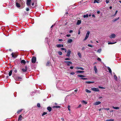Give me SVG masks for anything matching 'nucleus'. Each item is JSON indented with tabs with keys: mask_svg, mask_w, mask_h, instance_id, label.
<instances>
[{
	"mask_svg": "<svg viewBox=\"0 0 121 121\" xmlns=\"http://www.w3.org/2000/svg\"><path fill=\"white\" fill-rule=\"evenodd\" d=\"M47 109L49 112H51L52 110V108L50 107H48Z\"/></svg>",
	"mask_w": 121,
	"mask_h": 121,
	"instance_id": "17",
	"label": "nucleus"
},
{
	"mask_svg": "<svg viewBox=\"0 0 121 121\" xmlns=\"http://www.w3.org/2000/svg\"><path fill=\"white\" fill-rule=\"evenodd\" d=\"M85 49V48L84 47H83L82 48V50H84Z\"/></svg>",
	"mask_w": 121,
	"mask_h": 121,
	"instance_id": "64",
	"label": "nucleus"
},
{
	"mask_svg": "<svg viewBox=\"0 0 121 121\" xmlns=\"http://www.w3.org/2000/svg\"><path fill=\"white\" fill-rule=\"evenodd\" d=\"M97 60L99 61H101V59L99 58H97Z\"/></svg>",
	"mask_w": 121,
	"mask_h": 121,
	"instance_id": "46",
	"label": "nucleus"
},
{
	"mask_svg": "<svg viewBox=\"0 0 121 121\" xmlns=\"http://www.w3.org/2000/svg\"><path fill=\"white\" fill-rule=\"evenodd\" d=\"M114 119H110L109 120H106L105 121H114Z\"/></svg>",
	"mask_w": 121,
	"mask_h": 121,
	"instance_id": "38",
	"label": "nucleus"
},
{
	"mask_svg": "<svg viewBox=\"0 0 121 121\" xmlns=\"http://www.w3.org/2000/svg\"><path fill=\"white\" fill-rule=\"evenodd\" d=\"M58 53L59 55H61L62 54V53L61 52H58Z\"/></svg>",
	"mask_w": 121,
	"mask_h": 121,
	"instance_id": "41",
	"label": "nucleus"
},
{
	"mask_svg": "<svg viewBox=\"0 0 121 121\" xmlns=\"http://www.w3.org/2000/svg\"><path fill=\"white\" fill-rule=\"evenodd\" d=\"M81 102L82 103L85 104H87V102L85 100H82Z\"/></svg>",
	"mask_w": 121,
	"mask_h": 121,
	"instance_id": "22",
	"label": "nucleus"
},
{
	"mask_svg": "<svg viewBox=\"0 0 121 121\" xmlns=\"http://www.w3.org/2000/svg\"><path fill=\"white\" fill-rule=\"evenodd\" d=\"M70 68L71 69H73V66H71L70 67Z\"/></svg>",
	"mask_w": 121,
	"mask_h": 121,
	"instance_id": "61",
	"label": "nucleus"
},
{
	"mask_svg": "<svg viewBox=\"0 0 121 121\" xmlns=\"http://www.w3.org/2000/svg\"><path fill=\"white\" fill-rule=\"evenodd\" d=\"M71 52V51L69 50H68L67 51L66 56L68 57H69Z\"/></svg>",
	"mask_w": 121,
	"mask_h": 121,
	"instance_id": "6",
	"label": "nucleus"
},
{
	"mask_svg": "<svg viewBox=\"0 0 121 121\" xmlns=\"http://www.w3.org/2000/svg\"><path fill=\"white\" fill-rule=\"evenodd\" d=\"M59 41H63V40L62 39H59L58 40Z\"/></svg>",
	"mask_w": 121,
	"mask_h": 121,
	"instance_id": "57",
	"label": "nucleus"
},
{
	"mask_svg": "<svg viewBox=\"0 0 121 121\" xmlns=\"http://www.w3.org/2000/svg\"><path fill=\"white\" fill-rule=\"evenodd\" d=\"M11 55L13 57L15 58L17 57V56L15 54V53H12L11 54Z\"/></svg>",
	"mask_w": 121,
	"mask_h": 121,
	"instance_id": "9",
	"label": "nucleus"
},
{
	"mask_svg": "<svg viewBox=\"0 0 121 121\" xmlns=\"http://www.w3.org/2000/svg\"><path fill=\"white\" fill-rule=\"evenodd\" d=\"M60 107L59 106H54L53 107V108H58Z\"/></svg>",
	"mask_w": 121,
	"mask_h": 121,
	"instance_id": "27",
	"label": "nucleus"
},
{
	"mask_svg": "<svg viewBox=\"0 0 121 121\" xmlns=\"http://www.w3.org/2000/svg\"><path fill=\"white\" fill-rule=\"evenodd\" d=\"M92 17H94L95 18V15L94 14H93L92 15Z\"/></svg>",
	"mask_w": 121,
	"mask_h": 121,
	"instance_id": "60",
	"label": "nucleus"
},
{
	"mask_svg": "<svg viewBox=\"0 0 121 121\" xmlns=\"http://www.w3.org/2000/svg\"><path fill=\"white\" fill-rule=\"evenodd\" d=\"M101 103V102L100 101L96 102L94 103L93 104L95 105H98Z\"/></svg>",
	"mask_w": 121,
	"mask_h": 121,
	"instance_id": "7",
	"label": "nucleus"
},
{
	"mask_svg": "<svg viewBox=\"0 0 121 121\" xmlns=\"http://www.w3.org/2000/svg\"><path fill=\"white\" fill-rule=\"evenodd\" d=\"M81 79H83V80H86L87 79V78H81Z\"/></svg>",
	"mask_w": 121,
	"mask_h": 121,
	"instance_id": "56",
	"label": "nucleus"
},
{
	"mask_svg": "<svg viewBox=\"0 0 121 121\" xmlns=\"http://www.w3.org/2000/svg\"><path fill=\"white\" fill-rule=\"evenodd\" d=\"M90 33V32L89 31L87 32L85 39H83V41H85L89 37Z\"/></svg>",
	"mask_w": 121,
	"mask_h": 121,
	"instance_id": "1",
	"label": "nucleus"
},
{
	"mask_svg": "<svg viewBox=\"0 0 121 121\" xmlns=\"http://www.w3.org/2000/svg\"><path fill=\"white\" fill-rule=\"evenodd\" d=\"M115 37V35L114 34H112L109 36V37L110 38H114Z\"/></svg>",
	"mask_w": 121,
	"mask_h": 121,
	"instance_id": "8",
	"label": "nucleus"
},
{
	"mask_svg": "<svg viewBox=\"0 0 121 121\" xmlns=\"http://www.w3.org/2000/svg\"><path fill=\"white\" fill-rule=\"evenodd\" d=\"M76 69H80L82 70H84V69L82 67H77L76 68Z\"/></svg>",
	"mask_w": 121,
	"mask_h": 121,
	"instance_id": "15",
	"label": "nucleus"
},
{
	"mask_svg": "<svg viewBox=\"0 0 121 121\" xmlns=\"http://www.w3.org/2000/svg\"><path fill=\"white\" fill-rule=\"evenodd\" d=\"M86 92L89 93H90L91 92V91H90L88 90L87 89H86Z\"/></svg>",
	"mask_w": 121,
	"mask_h": 121,
	"instance_id": "35",
	"label": "nucleus"
},
{
	"mask_svg": "<svg viewBox=\"0 0 121 121\" xmlns=\"http://www.w3.org/2000/svg\"><path fill=\"white\" fill-rule=\"evenodd\" d=\"M104 110H109V109L108 108H104Z\"/></svg>",
	"mask_w": 121,
	"mask_h": 121,
	"instance_id": "49",
	"label": "nucleus"
},
{
	"mask_svg": "<svg viewBox=\"0 0 121 121\" xmlns=\"http://www.w3.org/2000/svg\"><path fill=\"white\" fill-rule=\"evenodd\" d=\"M78 55L80 58H81V53L79 52H78Z\"/></svg>",
	"mask_w": 121,
	"mask_h": 121,
	"instance_id": "30",
	"label": "nucleus"
},
{
	"mask_svg": "<svg viewBox=\"0 0 121 121\" xmlns=\"http://www.w3.org/2000/svg\"><path fill=\"white\" fill-rule=\"evenodd\" d=\"M26 10L27 11H29V8H26Z\"/></svg>",
	"mask_w": 121,
	"mask_h": 121,
	"instance_id": "47",
	"label": "nucleus"
},
{
	"mask_svg": "<svg viewBox=\"0 0 121 121\" xmlns=\"http://www.w3.org/2000/svg\"><path fill=\"white\" fill-rule=\"evenodd\" d=\"M12 73V70H10L9 73V76H10L11 75Z\"/></svg>",
	"mask_w": 121,
	"mask_h": 121,
	"instance_id": "28",
	"label": "nucleus"
},
{
	"mask_svg": "<svg viewBox=\"0 0 121 121\" xmlns=\"http://www.w3.org/2000/svg\"><path fill=\"white\" fill-rule=\"evenodd\" d=\"M65 60H70V59L69 58H67L65 59Z\"/></svg>",
	"mask_w": 121,
	"mask_h": 121,
	"instance_id": "40",
	"label": "nucleus"
},
{
	"mask_svg": "<svg viewBox=\"0 0 121 121\" xmlns=\"http://www.w3.org/2000/svg\"><path fill=\"white\" fill-rule=\"evenodd\" d=\"M117 12H118V11L117 10L116 11V12H115V14H114V16H115V15H116V14H117Z\"/></svg>",
	"mask_w": 121,
	"mask_h": 121,
	"instance_id": "54",
	"label": "nucleus"
},
{
	"mask_svg": "<svg viewBox=\"0 0 121 121\" xmlns=\"http://www.w3.org/2000/svg\"><path fill=\"white\" fill-rule=\"evenodd\" d=\"M31 0H27L26 4L27 6H30V5Z\"/></svg>",
	"mask_w": 121,
	"mask_h": 121,
	"instance_id": "2",
	"label": "nucleus"
},
{
	"mask_svg": "<svg viewBox=\"0 0 121 121\" xmlns=\"http://www.w3.org/2000/svg\"><path fill=\"white\" fill-rule=\"evenodd\" d=\"M84 71H77L76 72L77 73H84Z\"/></svg>",
	"mask_w": 121,
	"mask_h": 121,
	"instance_id": "33",
	"label": "nucleus"
},
{
	"mask_svg": "<svg viewBox=\"0 0 121 121\" xmlns=\"http://www.w3.org/2000/svg\"><path fill=\"white\" fill-rule=\"evenodd\" d=\"M88 17V14H87L86 15H83V17L84 18H85L86 17L87 18Z\"/></svg>",
	"mask_w": 121,
	"mask_h": 121,
	"instance_id": "31",
	"label": "nucleus"
},
{
	"mask_svg": "<svg viewBox=\"0 0 121 121\" xmlns=\"http://www.w3.org/2000/svg\"><path fill=\"white\" fill-rule=\"evenodd\" d=\"M116 42H114V43H110V42H108V44H114V43H116Z\"/></svg>",
	"mask_w": 121,
	"mask_h": 121,
	"instance_id": "39",
	"label": "nucleus"
},
{
	"mask_svg": "<svg viewBox=\"0 0 121 121\" xmlns=\"http://www.w3.org/2000/svg\"><path fill=\"white\" fill-rule=\"evenodd\" d=\"M81 21L80 20H78L77 22V25H79L81 24Z\"/></svg>",
	"mask_w": 121,
	"mask_h": 121,
	"instance_id": "19",
	"label": "nucleus"
},
{
	"mask_svg": "<svg viewBox=\"0 0 121 121\" xmlns=\"http://www.w3.org/2000/svg\"><path fill=\"white\" fill-rule=\"evenodd\" d=\"M107 68L109 73L111 74H112V71L111 69L109 67H108Z\"/></svg>",
	"mask_w": 121,
	"mask_h": 121,
	"instance_id": "11",
	"label": "nucleus"
},
{
	"mask_svg": "<svg viewBox=\"0 0 121 121\" xmlns=\"http://www.w3.org/2000/svg\"><path fill=\"white\" fill-rule=\"evenodd\" d=\"M114 78L115 80L117 81V78L116 75H114Z\"/></svg>",
	"mask_w": 121,
	"mask_h": 121,
	"instance_id": "32",
	"label": "nucleus"
},
{
	"mask_svg": "<svg viewBox=\"0 0 121 121\" xmlns=\"http://www.w3.org/2000/svg\"><path fill=\"white\" fill-rule=\"evenodd\" d=\"M37 106L38 107L40 108V104L39 103L37 104Z\"/></svg>",
	"mask_w": 121,
	"mask_h": 121,
	"instance_id": "43",
	"label": "nucleus"
},
{
	"mask_svg": "<svg viewBox=\"0 0 121 121\" xmlns=\"http://www.w3.org/2000/svg\"><path fill=\"white\" fill-rule=\"evenodd\" d=\"M94 68L95 73H97V70L96 66H94Z\"/></svg>",
	"mask_w": 121,
	"mask_h": 121,
	"instance_id": "13",
	"label": "nucleus"
},
{
	"mask_svg": "<svg viewBox=\"0 0 121 121\" xmlns=\"http://www.w3.org/2000/svg\"><path fill=\"white\" fill-rule=\"evenodd\" d=\"M64 62L66 63L67 65L68 66L70 65V64H72V63L71 61H65Z\"/></svg>",
	"mask_w": 121,
	"mask_h": 121,
	"instance_id": "4",
	"label": "nucleus"
},
{
	"mask_svg": "<svg viewBox=\"0 0 121 121\" xmlns=\"http://www.w3.org/2000/svg\"><path fill=\"white\" fill-rule=\"evenodd\" d=\"M100 2V0H95L94 1V3H99Z\"/></svg>",
	"mask_w": 121,
	"mask_h": 121,
	"instance_id": "10",
	"label": "nucleus"
},
{
	"mask_svg": "<svg viewBox=\"0 0 121 121\" xmlns=\"http://www.w3.org/2000/svg\"><path fill=\"white\" fill-rule=\"evenodd\" d=\"M112 108H113L116 109H119V108L118 107H114L113 106Z\"/></svg>",
	"mask_w": 121,
	"mask_h": 121,
	"instance_id": "26",
	"label": "nucleus"
},
{
	"mask_svg": "<svg viewBox=\"0 0 121 121\" xmlns=\"http://www.w3.org/2000/svg\"><path fill=\"white\" fill-rule=\"evenodd\" d=\"M82 105L81 104H80L78 107V108H80L81 107H82Z\"/></svg>",
	"mask_w": 121,
	"mask_h": 121,
	"instance_id": "55",
	"label": "nucleus"
},
{
	"mask_svg": "<svg viewBox=\"0 0 121 121\" xmlns=\"http://www.w3.org/2000/svg\"><path fill=\"white\" fill-rule=\"evenodd\" d=\"M27 66H25V69H22V70L23 72H26L27 70Z\"/></svg>",
	"mask_w": 121,
	"mask_h": 121,
	"instance_id": "14",
	"label": "nucleus"
},
{
	"mask_svg": "<svg viewBox=\"0 0 121 121\" xmlns=\"http://www.w3.org/2000/svg\"><path fill=\"white\" fill-rule=\"evenodd\" d=\"M100 11H97V13L98 14H99L100 13Z\"/></svg>",
	"mask_w": 121,
	"mask_h": 121,
	"instance_id": "63",
	"label": "nucleus"
},
{
	"mask_svg": "<svg viewBox=\"0 0 121 121\" xmlns=\"http://www.w3.org/2000/svg\"><path fill=\"white\" fill-rule=\"evenodd\" d=\"M57 47L58 48H60L61 47H63L64 46L63 45H61V44H57L56 45Z\"/></svg>",
	"mask_w": 121,
	"mask_h": 121,
	"instance_id": "12",
	"label": "nucleus"
},
{
	"mask_svg": "<svg viewBox=\"0 0 121 121\" xmlns=\"http://www.w3.org/2000/svg\"><path fill=\"white\" fill-rule=\"evenodd\" d=\"M22 111V110H18V111L17 112V113H20V112H21Z\"/></svg>",
	"mask_w": 121,
	"mask_h": 121,
	"instance_id": "50",
	"label": "nucleus"
},
{
	"mask_svg": "<svg viewBox=\"0 0 121 121\" xmlns=\"http://www.w3.org/2000/svg\"><path fill=\"white\" fill-rule=\"evenodd\" d=\"M22 78H21L20 77H17L15 78V79L16 81H19L20 79H21Z\"/></svg>",
	"mask_w": 121,
	"mask_h": 121,
	"instance_id": "16",
	"label": "nucleus"
},
{
	"mask_svg": "<svg viewBox=\"0 0 121 121\" xmlns=\"http://www.w3.org/2000/svg\"><path fill=\"white\" fill-rule=\"evenodd\" d=\"M55 24H54L52 26H51V30H52V28L53 27H54L55 26Z\"/></svg>",
	"mask_w": 121,
	"mask_h": 121,
	"instance_id": "37",
	"label": "nucleus"
},
{
	"mask_svg": "<svg viewBox=\"0 0 121 121\" xmlns=\"http://www.w3.org/2000/svg\"><path fill=\"white\" fill-rule=\"evenodd\" d=\"M47 114V113L46 112H44L42 114V116H43L45 115H46Z\"/></svg>",
	"mask_w": 121,
	"mask_h": 121,
	"instance_id": "36",
	"label": "nucleus"
},
{
	"mask_svg": "<svg viewBox=\"0 0 121 121\" xmlns=\"http://www.w3.org/2000/svg\"><path fill=\"white\" fill-rule=\"evenodd\" d=\"M91 90L92 91H99V90L98 88L94 87L91 88Z\"/></svg>",
	"mask_w": 121,
	"mask_h": 121,
	"instance_id": "5",
	"label": "nucleus"
},
{
	"mask_svg": "<svg viewBox=\"0 0 121 121\" xmlns=\"http://www.w3.org/2000/svg\"><path fill=\"white\" fill-rule=\"evenodd\" d=\"M13 71H14V72L15 73H16L17 72V70L16 69H14Z\"/></svg>",
	"mask_w": 121,
	"mask_h": 121,
	"instance_id": "51",
	"label": "nucleus"
},
{
	"mask_svg": "<svg viewBox=\"0 0 121 121\" xmlns=\"http://www.w3.org/2000/svg\"><path fill=\"white\" fill-rule=\"evenodd\" d=\"M37 0H32V2H34L36 4H37Z\"/></svg>",
	"mask_w": 121,
	"mask_h": 121,
	"instance_id": "34",
	"label": "nucleus"
},
{
	"mask_svg": "<svg viewBox=\"0 0 121 121\" xmlns=\"http://www.w3.org/2000/svg\"><path fill=\"white\" fill-rule=\"evenodd\" d=\"M61 49L62 50H65V48H61Z\"/></svg>",
	"mask_w": 121,
	"mask_h": 121,
	"instance_id": "58",
	"label": "nucleus"
},
{
	"mask_svg": "<svg viewBox=\"0 0 121 121\" xmlns=\"http://www.w3.org/2000/svg\"><path fill=\"white\" fill-rule=\"evenodd\" d=\"M22 117V116L21 115H20L19 117V118H18V121L19 120V121H21Z\"/></svg>",
	"mask_w": 121,
	"mask_h": 121,
	"instance_id": "23",
	"label": "nucleus"
},
{
	"mask_svg": "<svg viewBox=\"0 0 121 121\" xmlns=\"http://www.w3.org/2000/svg\"><path fill=\"white\" fill-rule=\"evenodd\" d=\"M34 2H33L32 3V6H33L34 4Z\"/></svg>",
	"mask_w": 121,
	"mask_h": 121,
	"instance_id": "62",
	"label": "nucleus"
},
{
	"mask_svg": "<svg viewBox=\"0 0 121 121\" xmlns=\"http://www.w3.org/2000/svg\"><path fill=\"white\" fill-rule=\"evenodd\" d=\"M88 46L91 47H93V46L92 45H90V44H88Z\"/></svg>",
	"mask_w": 121,
	"mask_h": 121,
	"instance_id": "42",
	"label": "nucleus"
},
{
	"mask_svg": "<svg viewBox=\"0 0 121 121\" xmlns=\"http://www.w3.org/2000/svg\"><path fill=\"white\" fill-rule=\"evenodd\" d=\"M78 77L80 78H83L85 77V76L82 75H78L77 76Z\"/></svg>",
	"mask_w": 121,
	"mask_h": 121,
	"instance_id": "18",
	"label": "nucleus"
},
{
	"mask_svg": "<svg viewBox=\"0 0 121 121\" xmlns=\"http://www.w3.org/2000/svg\"><path fill=\"white\" fill-rule=\"evenodd\" d=\"M101 49H99L98 50L97 52L99 53H100L101 52Z\"/></svg>",
	"mask_w": 121,
	"mask_h": 121,
	"instance_id": "45",
	"label": "nucleus"
},
{
	"mask_svg": "<svg viewBox=\"0 0 121 121\" xmlns=\"http://www.w3.org/2000/svg\"><path fill=\"white\" fill-rule=\"evenodd\" d=\"M94 82H90V81H86L85 83L87 84H90L91 83H94Z\"/></svg>",
	"mask_w": 121,
	"mask_h": 121,
	"instance_id": "20",
	"label": "nucleus"
},
{
	"mask_svg": "<svg viewBox=\"0 0 121 121\" xmlns=\"http://www.w3.org/2000/svg\"><path fill=\"white\" fill-rule=\"evenodd\" d=\"M66 35L68 37H69L70 36V35Z\"/></svg>",
	"mask_w": 121,
	"mask_h": 121,
	"instance_id": "59",
	"label": "nucleus"
},
{
	"mask_svg": "<svg viewBox=\"0 0 121 121\" xmlns=\"http://www.w3.org/2000/svg\"><path fill=\"white\" fill-rule=\"evenodd\" d=\"M99 88H100V89H105V88L103 87H101V86H99Z\"/></svg>",
	"mask_w": 121,
	"mask_h": 121,
	"instance_id": "44",
	"label": "nucleus"
},
{
	"mask_svg": "<svg viewBox=\"0 0 121 121\" xmlns=\"http://www.w3.org/2000/svg\"><path fill=\"white\" fill-rule=\"evenodd\" d=\"M49 64V62H48L46 64L47 66H48Z\"/></svg>",
	"mask_w": 121,
	"mask_h": 121,
	"instance_id": "53",
	"label": "nucleus"
},
{
	"mask_svg": "<svg viewBox=\"0 0 121 121\" xmlns=\"http://www.w3.org/2000/svg\"><path fill=\"white\" fill-rule=\"evenodd\" d=\"M119 18V17H118V18H117L116 19H113V20H112V21L113 22H115L117 20H118Z\"/></svg>",
	"mask_w": 121,
	"mask_h": 121,
	"instance_id": "29",
	"label": "nucleus"
},
{
	"mask_svg": "<svg viewBox=\"0 0 121 121\" xmlns=\"http://www.w3.org/2000/svg\"><path fill=\"white\" fill-rule=\"evenodd\" d=\"M16 6L18 7H20V5L17 2L16 3Z\"/></svg>",
	"mask_w": 121,
	"mask_h": 121,
	"instance_id": "24",
	"label": "nucleus"
},
{
	"mask_svg": "<svg viewBox=\"0 0 121 121\" xmlns=\"http://www.w3.org/2000/svg\"><path fill=\"white\" fill-rule=\"evenodd\" d=\"M70 74L71 75H74L75 74V73L73 72H72L70 73Z\"/></svg>",
	"mask_w": 121,
	"mask_h": 121,
	"instance_id": "48",
	"label": "nucleus"
},
{
	"mask_svg": "<svg viewBox=\"0 0 121 121\" xmlns=\"http://www.w3.org/2000/svg\"><path fill=\"white\" fill-rule=\"evenodd\" d=\"M72 41V40L71 39H68L67 41L69 43H71Z\"/></svg>",
	"mask_w": 121,
	"mask_h": 121,
	"instance_id": "21",
	"label": "nucleus"
},
{
	"mask_svg": "<svg viewBox=\"0 0 121 121\" xmlns=\"http://www.w3.org/2000/svg\"><path fill=\"white\" fill-rule=\"evenodd\" d=\"M36 58L35 57H32V60L31 61L32 63H35L36 61Z\"/></svg>",
	"mask_w": 121,
	"mask_h": 121,
	"instance_id": "3",
	"label": "nucleus"
},
{
	"mask_svg": "<svg viewBox=\"0 0 121 121\" xmlns=\"http://www.w3.org/2000/svg\"><path fill=\"white\" fill-rule=\"evenodd\" d=\"M21 63L25 64L26 63V62L24 60H22L21 61Z\"/></svg>",
	"mask_w": 121,
	"mask_h": 121,
	"instance_id": "25",
	"label": "nucleus"
},
{
	"mask_svg": "<svg viewBox=\"0 0 121 121\" xmlns=\"http://www.w3.org/2000/svg\"><path fill=\"white\" fill-rule=\"evenodd\" d=\"M109 1L108 0H106V3L108 4L109 2Z\"/></svg>",
	"mask_w": 121,
	"mask_h": 121,
	"instance_id": "52",
	"label": "nucleus"
}]
</instances>
